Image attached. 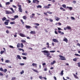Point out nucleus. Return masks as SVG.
Masks as SVG:
<instances>
[{"mask_svg": "<svg viewBox=\"0 0 80 80\" xmlns=\"http://www.w3.org/2000/svg\"><path fill=\"white\" fill-rule=\"evenodd\" d=\"M42 52H43V53H44V55H47V57H49L50 58H52V57L51 56H50V53L48 52H49L47 50H44L43 51H42Z\"/></svg>", "mask_w": 80, "mask_h": 80, "instance_id": "nucleus-1", "label": "nucleus"}, {"mask_svg": "<svg viewBox=\"0 0 80 80\" xmlns=\"http://www.w3.org/2000/svg\"><path fill=\"white\" fill-rule=\"evenodd\" d=\"M10 9L11 10V11H12V12L10 11H8V10H6L5 11L6 12V14H12L13 13H15V11H14V10H13V8H10Z\"/></svg>", "mask_w": 80, "mask_h": 80, "instance_id": "nucleus-2", "label": "nucleus"}, {"mask_svg": "<svg viewBox=\"0 0 80 80\" xmlns=\"http://www.w3.org/2000/svg\"><path fill=\"white\" fill-rule=\"evenodd\" d=\"M58 32L59 33H61L60 35H64V32H62L61 31H60L62 30L61 28H58Z\"/></svg>", "mask_w": 80, "mask_h": 80, "instance_id": "nucleus-3", "label": "nucleus"}, {"mask_svg": "<svg viewBox=\"0 0 80 80\" xmlns=\"http://www.w3.org/2000/svg\"><path fill=\"white\" fill-rule=\"evenodd\" d=\"M18 10L20 12H23V10L22 9V5H19L18 4Z\"/></svg>", "mask_w": 80, "mask_h": 80, "instance_id": "nucleus-4", "label": "nucleus"}, {"mask_svg": "<svg viewBox=\"0 0 80 80\" xmlns=\"http://www.w3.org/2000/svg\"><path fill=\"white\" fill-rule=\"evenodd\" d=\"M59 57L60 58H62L59 59V60H66V58H65V57H63L62 55H59Z\"/></svg>", "mask_w": 80, "mask_h": 80, "instance_id": "nucleus-5", "label": "nucleus"}, {"mask_svg": "<svg viewBox=\"0 0 80 80\" xmlns=\"http://www.w3.org/2000/svg\"><path fill=\"white\" fill-rule=\"evenodd\" d=\"M19 35L20 36H21V37H27V36H26L25 34L22 33H20Z\"/></svg>", "mask_w": 80, "mask_h": 80, "instance_id": "nucleus-6", "label": "nucleus"}, {"mask_svg": "<svg viewBox=\"0 0 80 80\" xmlns=\"http://www.w3.org/2000/svg\"><path fill=\"white\" fill-rule=\"evenodd\" d=\"M73 75L74 76V78H76V79H79V78H78V76H77V75L73 73Z\"/></svg>", "mask_w": 80, "mask_h": 80, "instance_id": "nucleus-7", "label": "nucleus"}, {"mask_svg": "<svg viewBox=\"0 0 80 80\" xmlns=\"http://www.w3.org/2000/svg\"><path fill=\"white\" fill-rule=\"evenodd\" d=\"M63 41L66 42V43H68V39L64 37V39H63Z\"/></svg>", "mask_w": 80, "mask_h": 80, "instance_id": "nucleus-8", "label": "nucleus"}, {"mask_svg": "<svg viewBox=\"0 0 80 80\" xmlns=\"http://www.w3.org/2000/svg\"><path fill=\"white\" fill-rule=\"evenodd\" d=\"M52 41L53 42H57V43H58V40H57L56 39H53Z\"/></svg>", "mask_w": 80, "mask_h": 80, "instance_id": "nucleus-9", "label": "nucleus"}, {"mask_svg": "<svg viewBox=\"0 0 80 80\" xmlns=\"http://www.w3.org/2000/svg\"><path fill=\"white\" fill-rule=\"evenodd\" d=\"M36 2H37L38 3H39V2H40L38 0H33L32 2L33 3H36Z\"/></svg>", "mask_w": 80, "mask_h": 80, "instance_id": "nucleus-10", "label": "nucleus"}, {"mask_svg": "<svg viewBox=\"0 0 80 80\" xmlns=\"http://www.w3.org/2000/svg\"><path fill=\"white\" fill-rule=\"evenodd\" d=\"M26 28L27 29H28V28H31V26H30L26 25Z\"/></svg>", "mask_w": 80, "mask_h": 80, "instance_id": "nucleus-11", "label": "nucleus"}, {"mask_svg": "<svg viewBox=\"0 0 80 80\" xmlns=\"http://www.w3.org/2000/svg\"><path fill=\"white\" fill-rule=\"evenodd\" d=\"M30 33H31V34H35V33H36V32H35V31H32L30 32Z\"/></svg>", "mask_w": 80, "mask_h": 80, "instance_id": "nucleus-12", "label": "nucleus"}, {"mask_svg": "<svg viewBox=\"0 0 80 80\" xmlns=\"http://www.w3.org/2000/svg\"><path fill=\"white\" fill-rule=\"evenodd\" d=\"M32 15H31L30 16V18H34L33 16H35V14L34 13H32Z\"/></svg>", "mask_w": 80, "mask_h": 80, "instance_id": "nucleus-13", "label": "nucleus"}, {"mask_svg": "<svg viewBox=\"0 0 80 80\" xmlns=\"http://www.w3.org/2000/svg\"><path fill=\"white\" fill-rule=\"evenodd\" d=\"M17 57L18 59H19V60L22 59V58H21V57H20V56L19 55H17Z\"/></svg>", "mask_w": 80, "mask_h": 80, "instance_id": "nucleus-14", "label": "nucleus"}, {"mask_svg": "<svg viewBox=\"0 0 80 80\" xmlns=\"http://www.w3.org/2000/svg\"><path fill=\"white\" fill-rule=\"evenodd\" d=\"M55 63H56V61H55V60H54L51 63V65H53Z\"/></svg>", "mask_w": 80, "mask_h": 80, "instance_id": "nucleus-15", "label": "nucleus"}, {"mask_svg": "<svg viewBox=\"0 0 80 80\" xmlns=\"http://www.w3.org/2000/svg\"><path fill=\"white\" fill-rule=\"evenodd\" d=\"M67 8H68L69 10L71 11L72 10V7H67Z\"/></svg>", "mask_w": 80, "mask_h": 80, "instance_id": "nucleus-16", "label": "nucleus"}, {"mask_svg": "<svg viewBox=\"0 0 80 80\" xmlns=\"http://www.w3.org/2000/svg\"><path fill=\"white\" fill-rule=\"evenodd\" d=\"M67 28L68 30H72V28L70 26H67Z\"/></svg>", "mask_w": 80, "mask_h": 80, "instance_id": "nucleus-17", "label": "nucleus"}, {"mask_svg": "<svg viewBox=\"0 0 80 80\" xmlns=\"http://www.w3.org/2000/svg\"><path fill=\"white\" fill-rule=\"evenodd\" d=\"M55 18V20H56V21H58L60 19V18L58 17H56Z\"/></svg>", "mask_w": 80, "mask_h": 80, "instance_id": "nucleus-18", "label": "nucleus"}, {"mask_svg": "<svg viewBox=\"0 0 80 80\" xmlns=\"http://www.w3.org/2000/svg\"><path fill=\"white\" fill-rule=\"evenodd\" d=\"M32 65L33 66H35V67H36V68L37 67V64H36V63H33L32 64Z\"/></svg>", "mask_w": 80, "mask_h": 80, "instance_id": "nucleus-19", "label": "nucleus"}, {"mask_svg": "<svg viewBox=\"0 0 80 80\" xmlns=\"http://www.w3.org/2000/svg\"><path fill=\"white\" fill-rule=\"evenodd\" d=\"M17 47L18 48H20V43H18L17 45Z\"/></svg>", "mask_w": 80, "mask_h": 80, "instance_id": "nucleus-20", "label": "nucleus"}, {"mask_svg": "<svg viewBox=\"0 0 80 80\" xmlns=\"http://www.w3.org/2000/svg\"><path fill=\"white\" fill-rule=\"evenodd\" d=\"M22 55H25V56H27V55L28 54L27 53H22Z\"/></svg>", "mask_w": 80, "mask_h": 80, "instance_id": "nucleus-21", "label": "nucleus"}, {"mask_svg": "<svg viewBox=\"0 0 80 80\" xmlns=\"http://www.w3.org/2000/svg\"><path fill=\"white\" fill-rule=\"evenodd\" d=\"M7 20V18L5 17H4L3 18H2V21H5V20Z\"/></svg>", "mask_w": 80, "mask_h": 80, "instance_id": "nucleus-22", "label": "nucleus"}, {"mask_svg": "<svg viewBox=\"0 0 80 80\" xmlns=\"http://www.w3.org/2000/svg\"><path fill=\"white\" fill-rule=\"evenodd\" d=\"M60 10H62L63 11H65L66 10L65 9H64L63 8L61 7L60 8Z\"/></svg>", "mask_w": 80, "mask_h": 80, "instance_id": "nucleus-23", "label": "nucleus"}, {"mask_svg": "<svg viewBox=\"0 0 80 80\" xmlns=\"http://www.w3.org/2000/svg\"><path fill=\"white\" fill-rule=\"evenodd\" d=\"M10 24H11V25H13V24H15V22L13 21V22H10Z\"/></svg>", "mask_w": 80, "mask_h": 80, "instance_id": "nucleus-24", "label": "nucleus"}, {"mask_svg": "<svg viewBox=\"0 0 80 80\" xmlns=\"http://www.w3.org/2000/svg\"><path fill=\"white\" fill-rule=\"evenodd\" d=\"M44 8L47 9L48 8H50V7L48 6H45L44 7Z\"/></svg>", "mask_w": 80, "mask_h": 80, "instance_id": "nucleus-25", "label": "nucleus"}, {"mask_svg": "<svg viewBox=\"0 0 80 80\" xmlns=\"http://www.w3.org/2000/svg\"><path fill=\"white\" fill-rule=\"evenodd\" d=\"M4 24L6 25H8V22H4Z\"/></svg>", "mask_w": 80, "mask_h": 80, "instance_id": "nucleus-26", "label": "nucleus"}, {"mask_svg": "<svg viewBox=\"0 0 80 80\" xmlns=\"http://www.w3.org/2000/svg\"><path fill=\"white\" fill-rule=\"evenodd\" d=\"M32 70L34 71V72H36V73H38V71L36 69H32Z\"/></svg>", "mask_w": 80, "mask_h": 80, "instance_id": "nucleus-27", "label": "nucleus"}, {"mask_svg": "<svg viewBox=\"0 0 80 80\" xmlns=\"http://www.w3.org/2000/svg\"><path fill=\"white\" fill-rule=\"evenodd\" d=\"M4 73H6L7 72V69H5L4 70H3V71Z\"/></svg>", "mask_w": 80, "mask_h": 80, "instance_id": "nucleus-28", "label": "nucleus"}, {"mask_svg": "<svg viewBox=\"0 0 80 80\" xmlns=\"http://www.w3.org/2000/svg\"><path fill=\"white\" fill-rule=\"evenodd\" d=\"M22 18H23V19H24V20H26V19H27V18L26 17V16H23L22 17Z\"/></svg>", "mask_w": 80, "mask_h": 80, "instance_id": "nucleus-29", "label": "nucleus"}, {"mask_svg": "<svg viewBox=\"0 0 80 80\" xmlns=\"http://www.w3.org/2000/svg\"><path fill=\"white\" fill-rule=\"evenodd\" d=\"M15 35H14V37H17V34H18V33L17 32H15Z\"/></svg>", "mask_w": 80, "mask_h": 80, "instance_id": "nucleus-30", "label": "nucleus"}, {"mask_svg": "<svg viewBox=\"0 0 80 80\" xmlns=\"http://www.w3.org/2000/svg\"><path fill=\"white\" fill-rule=\"evenodd\" d=\"M9 19H10L11 20H12V21H13V20H15V18H9Z\"/></svg>", "mask_w": 80, "mask_h": 80, "instance_id": "nucleus-31", "label": "nucleus"}, {"mask_svg": "<svg viewBox=\"0 0 80 80\" xmlns=\"http://www.w3.org/2000/svg\"><path fill=\"white\" fill-rule=\"evenodd\" d=\"M10 2H7L6 3V5H10Z\"/></svg>", "mask_w": 80, "mask_h": 80, "instance_id": "nucleus-32", "label": "nucleus"}, {"mask_svg": "<svg viewBox=\"0 0 80 80\" xmlns=\"http://www.w3.org/2000/svg\"><path fill=\"white\" fill-rule=\"evenodd\" d=\"M18 50H19L20 51H21L22 50V52H24V50H23V49H22L19 48H18Z\"/></svg>", "mask_w": 80, "mask_h": 80, "instance_id": "nucleus-33", "label": "nucleus"}, {"mask_svg": "<svg viewBox=\"0 0 80 80\" xmlns=\"http://www.w3.org/2000/svg\"><path fill=\"white\" fill-rule=\"evenodd\" d=\"M62 6L63 8H66V5L65 4H63L62 5Z\"/></svg>", "mask_w": 80, "mask_h": 80, "instance_id": "nucleus-34", "label": "nucleus"}, {"mask_svg": "<svg viewBox=\"0 0 80 80\" xmlns=\"http://www.w3.org/2000/svg\"><path fill=\"white\" fill-rule=\"evenodd\" d=\"M14 18H18V15H15L14 16Z\"/></svg>", "mask_w": 80, "mask_h": 80, "instance_id": "nucleus-35", "label": "nucleus"}, {"mask_svg": "<svg viewBox=\"0 0 80 80\" xmlns=\"http://www.w3.org/2000/svg\"><path fill=\"white\" fill-rule=\"evenodd\" d=\"M77 58H75L73 59V61H74V62H77Z\"/></svg>", "mask_w": 80, "mask_h": 80, "instance_id": "nucleus-36", "label": "nucleus"}, {"mask_svg": "<svg viewBox=\"0 0 80 80\" xmlns=\"http://www.w3.org/2000/svg\"><path fill=\"white\" fill-rule=\"evenodd\" d=\"M61 75L62 76H63V71H62L61 72Z\"/></svg>", "mask_w": 80, "mask_h": 80, "instance_id": "nucleus-37", "label": "nucleus"}, {"mask_svg": "<svg viewBox=\"0 0 80 80\" xmlns=\"http://www.w3.org/2000/svg\"><path fill=\"white\" fill-rule=\"evenodd\" d=\"M21 48H23V43H21Z\"/></svg>", "mask_w": 80, "mask_h": 80, "instance_id": "nucleus-38", "label": "nucleus"}, {"mask_svg": "<svg viewBox=\"0 0 80 80\" xmlns=\"http://www.w3.org/2000/svg\"><path fill=\"white\" fill-rule=\"evenodd\" d=\"M4 52H5V51H1L0 54H1V55H2V54H3V53H4Z\"/></svg>", "mask_w": 80, "mask_h": 80, "instance_id": "nucleus-39", "label": "nucleus"}, {"mask_svg": "<svg viewBox=\"0 0 80 80\" xmlns=\"http://www.w3.org/2000/svg\"><path fill=\"white\" fill-rule=\"evenodd\" d=\"M20 73L21 75H22L23 73H24V71L23 70H22V72H20Z\"/></svg>", "mask_w": 80, "mask_h": 80, "instance_id": "nucleus-40", "label": "nucleus"}, {"mask_svg": "<svg viewBox=\"0 0 80 80\" xmlns=\"http://www.w3.org/2000/svg\"><path fill=\"white\" fill-rule=\"evenodd\" d=\"M34 24L35 25H37V26H39L40 25V24L38 23H35Z\"/></svg>", "mask_w": 80, "mask_h": 80, "instance_id": "nucleus-41", "label": "nucleus"}, {"mask_svg": "<svg viewBox=\"0 0 80 80\" xmlns=\"http://www.w3.org/2000/svg\"><path fill=\"white\" fill-rule=\"evenodd\" d=\"M6 27L7 28H8V29H10L12 28V27L9 26H6Z\"/></svg>", "mask_w": 80, "mask_h": 80, "instance_id": "nucleus-42", "label": "nucleus"}, {"mask_svg": "<svg viewBox=\"0 0 80 80\" xmlns=\"http://www.w3.org/2000/svg\"><path fill=\"white\" fill-rule=\"evenodd\" d=\"M37 8H42V6L40 5H38L37 6Z\"/></svg>", "mask_w": 80, "mask_h": 80, "instance_id": "nucleus-43", "label": "nucleus"}, {"mask_svg": "<svg viewBox=\"0 0 80 80\" xmlns=\"http://www.w3.org/2000/svg\"><path fill=\"white\" fill-rule=\"evenodd\" d=\"M21 22H22V24L23 25L24 24V22H23V20L21 19Z\"/></svg>", "mask_w": 80, "mask_h": 80, "instance_id": "nucleus-44", "label": "nucleus"}, {"mask_svg": "<svg viewBox=\"0 0 80 80\" xmlns=\"http://www.w3.org/2000/svg\"><path fill=\"white\" fill-rule=\"evenodd\" d=\"M27 2H28V3H31V1L30 0H27Z\"/></svg>", "mask_w": 80, "mask_h": 80, "instance_id": "nucleus-45", "label": "nucleus"}, {"mask_svg": "<svg viewBox=\"0 0 80 80\" xmlns=\"http://www.w3.org/2000/svg\"><path fill=\"white\" fill-rule=\"evenodd\" d=\"M0 71H2V72L3 71V69L2 68H0Z\"/></svg>", "mask_w": 80, "mask_h": 80, "instance_id": "nucleus-46", "label": "nucleus"}, {"mask_svg": "<svg viewBox=\"0 0 80 80\" xmlns=\"http://www.w3.org/2000/svg\"><path fill=\"white\" fill-rule=\"evenodd\" d=\"M5 62H6V63H9V62H10V60H6L5 61Z\"/></svg>", "mask_w": 80, "mask_h": 80, "instance_id": "nucleus-47", "label": "nucleus"}, {"mask_svg": "<svg viewBox=\"0 0 80 80\" xmlns=\"http://www.w3.org/2000/svg\"><path fill=\"white\" fill-rule=\"evenodd\" d=\"M49 52H51V53H54L55 52V51H49Z\"/></svg>", "mask_w": 80, "mask_h": 80, "instance_id": "nucleus-48", "label": "nucleus"}, {"mask_svg": "<svg viewBox=\"0 0 80 80\" xmlns=\"http://www.w3.org/2000/svg\"><path fill=\"white\" fill-rule=\"evenodd\" d=\"M6 32L7 33H8H8H10V32H9V31L8 30H7L6 31Z\"/></svg>", "mask_w": 80, "mask_h": 80, "instance_id": "nucleus-49", "label": "nucleus"}, {"mask_svg": "<svg viewBox=\"0 0 80 80\" xmlns=\"http://www.w3.org/2000/svg\"><path fill=\"white\" fill-rule=\"evenodd\" d=\"M22 58L24 60H26L27 59V57H23Z\"/></svg>", "mask_w": 80, "mask_h": 80, "instance_id": "nucleus-50", "label": "nucleus"}, {"mask_svg": "<svg viewBox=\"0 0 80 80\" xmlns=\"http://www.w3.org/2000/svg\"><path fill=\"white\" fill-rule=\"evenodd\" d=\"M75 56H79V57H80V55L77 53L75 54Z\"/></svg>", "mask_w": 80, "mask_h": 80, "instance_id": "nucleus-51", "label": "nucleus"}, {"mask_svg": "<svg viewBox=\"0 0 80 80\" xmlns=\"http://www.w3.org/2000/svg\"><path fill=\"white\" fill-rule=\"evenodd\" d=\"M9 47L11 48H14L13 46L11 45L9 46Z\"/></svg>", "mask_w": 80, "mask_h": 80, "instance_id": "nucleus-52", "label": "nucleus"}, {"mask_svg": "<svg viewBox=\"0 0 80 80\" xmlns=\"http://www.w3.org/2000/svg\"><path fill=\"white\" fill-rule=\"evenodd\" d=\"M22 43H25L26 42V41L25 40H22Z\"/></svg>", "mask_w": 80, "mask_h": 80, "instance_id": "nucleus-53", "label": "nucleus"}, {"mask_svg": "<svg viewBox=\"0 0 80 80\" xmlns=\"http://www.w3.org/2000/svg\"><path fill=\"white\" fill-rule=\"evenodd\" d=\"M49 20L51 22H53V20L52 19H49Z\"/></svg>", "mask_w": 80, "mask_h": 80, "instance_id": "nucleus-54", "label": "nucleus"}, {"mask_svg": "<svg viewBox=\"0 0 80 80\" xmlns=\"http://www.w3.org/2000/svg\"><path fill=\"white\" fill-rule=\"evenodd\" d=\"M54 32H55V34H56V35H58V32H57V31H54Z\"/></svg>", "mask_w": 80, "mask_h": 80, "instance_id": "nucleus-55", "label": "nucleus"}, {"mask_svg": "<svg viewBox=\"0 0 80 80\" xmlns=\"http://www.w3.org/2000/svg\"><path fill=\"white\" fill-rule=\"evenodd\" d=\"M47 13H48L50 14H52V12H47Z\"/></svg>", "mask_w": 80, "mask_h": 80, "instance_id": "nucleus-56", "label": "nucleus"}, {"mask_svg": "<svg viewBox=\"0 0 80 80\" xmlns=\"http://www.w3.org/2000/svg\"><path fill=\"white\" fill-rule=\"evenodd\" d=\"M39 78H40V79H43V77H42V76H40L39 77Z\"/></svg>", "mask_w": 80, "mask_h": 80, "instance_id": "nucleus-57", "label": "nucleus"}, {"mask_svg": "<svg viewBox=\"0 0 80 80\" xmlns=\"http://www.w3.org/2000/svg\"><path fill=\"white\" fill-rule=\"evenodd\" d=\"M44 15H46L47 16H48V14H47L46 12H44Z\"/></svg>", "mask_w": 80, "mask_h": 80, "instance_id": "nucleus-58", "label": "nucleus"}, {"mask_svg": "<svg viewBox=\"0 0 80 80\" xmlns=\"http://www.w3.org/2000/svg\"><path fill=\"white\" fill-rule=\"evenodd\" d=\"M12 80H15V77L12 78Z\"/></svg>", "mask_w": 80, "mask_h": 80, "instance_id": "nucleus-59", "label": "nucleus"}, {"mask_svg": "<svg viewBox=\"0 0 80 80\" xmlns=\"http://www.w3.org/2000/svg\"><path fill=\"white\" fill-rule=\"evenodd\" d=\"M71 19H72V20H75V18H74L73 17H71Z\"/></svg>", "mask_w": 80, "mask_h": 80, "instance_id": "nucleus-60", "label": "nucleus"}, {"mask_svg": "<svg viewBox=\"0 0 80 80\" xmlns=\"http://www.w3.org/2000/svg\"><path fill=\"white\" fill-rule=\"evenodd\" d=\"M58 25L60 26V25H62V23H61L60 22H58Z\"/></svg>", "mask_w": 80, "mask_h": 80, "instance_id": "nucleus-61", "label": "nucleus"}, {"mask_svg": "<svg viewBox=\"0 0 80 80\" xmlns=\"http://www.w3.org/2000/svg\"><path fill=\"white\" fill-rule=\"evenodd\" d=\"M77 2H76V1H73V3H76Z\"/></svg>", "mask_w": 80, "mask_h": 80, "instance_id": "nucleus-62", "label": "nucleus"}, {"mask_svg": "<svg viewBox=\"0 0 80 80\" xmlns=\"http://www.w3.org/2000/svg\"><path fill=\"white\" fill-rule=\"evenodd\" d=\"M12 6L13 7H14V8H17V6H16L14 5H12Z\"/></svg>", "mask_w": 80, "mask_h": 80, "instance_id": "nucleus-63", "label": "nucleus"}, {"mask_svg": "<svg viewBox=\"0 0 80 80\" xmlns=\"http://www.w3.org/2000/svg\"><path fill=\"white\" fill-rule=\"evenodd\" d=\"M54 78L55 80H57V78L55 76L54 77Z\"/></svg>", "mask_w": 80, "mask_h": 80, "instance_id": "nucleus-64", "label": "nucleus"}]
</instances>
